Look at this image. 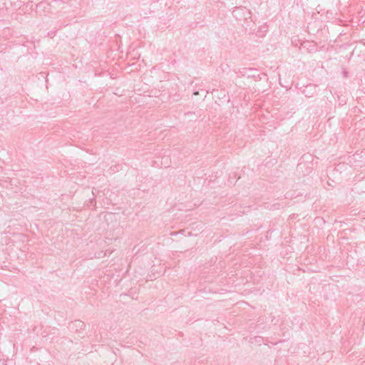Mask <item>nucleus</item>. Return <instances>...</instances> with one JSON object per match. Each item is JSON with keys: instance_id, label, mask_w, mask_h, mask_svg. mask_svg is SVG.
<instances>
[{"instance_id": "nucleus-1", "label": "nucleus", "mask_w": 365, "mask_h": 365, "mask_svg": "<svg viewBox=\"0 0 365 365\" xmlns=\"http://www.w3.org/2000/svg\"><path fill=\"white\" fill-rule=\"evenodd\" d=\"M76 323L77 324V326L78 327H83V323L81 321H77L76 322Z\"/></svg>"}, {"instance_id": "nucleus-2", "label": "nucleus", "mask_w": 365, "mask_h": 365, "mask_svg": "<svg viewBox=\"0 0 365 365\" xmlns=\"http://www.w3.org/2000/svg\"><path fill=\"white\" fill-rule=\"evenodd\" d=\"M197 94H198L197 91L194 93V95H197Z\"/></svg>"}]
</instances>
